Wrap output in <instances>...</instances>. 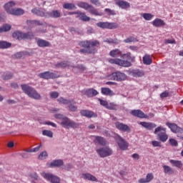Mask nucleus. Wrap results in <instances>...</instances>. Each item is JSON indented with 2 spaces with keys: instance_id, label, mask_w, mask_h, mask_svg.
<instances>
[{
  "instance_id": "1",
  "label": "nucleus",
  "mask_w": 183,
  "mask_h": 183,
  "mask_svg": "<svg viewBox=\"0 0 183 183\" xmlns=\"http://www.w3.org/2000/svg\"><path fill=\"white\" fill-rule=\"evenodd\" d=\"M21 87L24 92L28 95L30 98L36 100H39L41 98L40 94L32 87L27 84H21Z\"/></svg>"
},
{
  "instance_id": "2",
  "label": "nucleus",
  "mask_w": 183,
  "mask_h": 183,
  "mask_svg": "<svg viewBox=\"0 0 183 183\" xmlns=\"http://www.w3.org/2000/svg\"><path fill=\"white\" fill-rule=\"evenodd\" d=\"M12 37L14 39H17L19 41L21 40H31L34 38V34L32 31H28L27 33H22V31H14L12 34Z\"/></svg>"
},
{
  "instance_id": "3",
  "label": "nucleus",
  "mask_w": 183,
  "mask_h": 183,
  "mask_svg": "<svg viewBox=\"0 0 183 183\" xmlns=\"http://www.w3.org/2000/svg\"><path fill=\"white\" fill-rule=\"evenodd\" d=\"M77 6L79 8H81L88 11L91 14L94 15L96 16H99L102 15L100 13H99V11H97V10L94 9V7H93L92 5L88 4L87 2L80 1L78 3Z\"/></svg>"
},
{
  "instance_id": "4",
  "label": "nucleus",
  "mask_w": 183,
  "mask_h": 183,
  "mask_svg": "<svg viewBox=\"0 0 183 183\" xmlns=\"http://www.w3.org/2000/svg\"><path fill=\"white\" fill-rule=\"evenodd\" d=\"M154 133L157 135V139L162 142H166L169 138V136L167 134V129L162 127L156 128Z\"/></svg>"
},
{
  "instance_id": "5",
  "label": "nucleus",
  "mask_w": 183,
  "mask_h": 183,
  "mask_svg": "<svg viewBox=\"0 0 183 183\" xmlns=\"http://www.w3.org/2000/svg\"><path fill=\"white\" fill-rule=\"evenodd\" d=\"M61 125L65 128L76 129L79 127V124L70 120L68 117H65L61 122Z\"/></svg>"
},
{
  "instance_id": "6",
  "label": "nucleus",
  "mask_w": 183,
  "mask_h": 183,
  "mask_svg": "<svg viewBox=\"0 0 183 183\" xmlns=\"http://www.w3.org/2000/svg\"><path fill=\"white\" fill-rule=\"evenodd\" d=\"M100 157L104 158L113 154V151L109 147H101L96 150Z\"/></svg>"
},
{
  "instance_id": "7",
  "label": "nucleus",
  "mask_w": 183,
  "mask_h": 183,
  "mask_svg": "<svg viewBox=\"0 0 183 183\" xmlns=\"http://www.w3.org/2000/svg\"><path fill=\"white\" fill-rule=\"evenodd\" d=\"M97 26L102 29H116L119 28L117 23H109V21H99Z\"/></svg>"
},
{
  "instance_id": "8",
  "label": "nucleus",
  "mask_w": 183,
  "mask_h": 183,
  "mask_svg": "<svg viewBox=\"0 0 183 183\" xmlns=\"http://www.w3.org/2000/svg\"><path fill=\"white\" fill-rule=\"evenodd\" d=\"M109 78L111 80L117 81H122L127 79V76L125 74L122 73L120 71H117L112 73Z\"/></svg>"
},
{
  "instance_id": "9",
  "label": "nucleus",
  "mask_w": 183,
  "mask_h": 183,
  "mask_svg": "<svg viewBox=\"0 0 183 183\" xmlns=\"http://www.w3.org/2000/svg\"><path fill=\"white\" fill-rule=\"evenodd\" d=\"M42 177L51 183H60V178L51 173H42Z\"/></svg>"
},
{
  "instance_id": "10",
  "label": "nucleus",
  "mask_w": 183,
  "mask_h": 183,
  "mask_svg": "<svg viewBox=\"0 0 183 183\" xmlns=\"http://www.w3.org/2000/svg\"><path fill=\"white\" fill-rule=\"evenodd\" d=\"M114 139L122 150L125 151L128 149L129 144L122 137L116 135Z\"/></svg>"
},
{
  "instance_id": "11",
  "label": "nucleus",
  "mask_w": 183,
  "mask_h": 183,
  "mask_svg": "<svg viewBox=\"0 0 183 183\" xmlns=\"http://www.w3.org/2000/svg\"><path fill=\"white\" fill-rule=\"evenodd\" d=\"M39 76L40 78L44 79H55L59 77V75L53 73V72H50V71H45L43 73H41L39 74Z\"/></svg>"
},
{
  "instance_id": "12",
  "label": "nucleus",
  "mask_w": 183,
  "mask_h": 183,
  "mask_svg": "<svg viewBox=\"0 0 183 183\" xmlns=\"http://www.w3.org/2000/svg\"><path fill=\"white\" fill-rule=\"evenodd\" d=\"M16 6V2L14 1H9L7 3H5L4 5V9L7 14L11 15V13L14 10L13 7Z\"/></svg>"
},
{
  "instance_id": "13",
  "label": "nucleus",
  "mask_w": 183,
  "mask_h": 183,
  "mask_svg": "<svg viewBox=\"0 0 183 183\" xmlns=\"http://www.w3.org/2000/svg\"><path fill=\"white\" fill-rule=\"evenodd\" d=\"M166 125L169 127L172 132L183 134V128L179 127L176 124L167 122Z\"/></svg>"
},
{
  "instance_id": "14",
  "label": "nucleus",
  "mask_w": 183,
  "mask_h": 183,
  "mask_svg": "<svg viewBox=\"0 0 183 183\" xmlns=\"http://www.w3.org/2000/svg\"><path fill=\"white\" fill-rule=\"evenodd\" d=\"M115 4L117 6H118L119 8L124 10H127L130 8V4L129 2L124 1V0H114Z\"/></svg>"
},
{
  "instance_id": "15",
  "label": "nucleus",
  "mask_w": 183,
  "mask_h": 183,
  "mask_svg": "<svg viewBox=\"0 0 183 183\" xmlns=\"http://www.w3.org/2000/svg\"><path fill=\"white\" fill-rule=\"evenodd\" d=\"M31 13L40 17H47L49 13L43 10V9H32Z\"/></svg>"
},
{
  "instance_id": "16",
  "label": "nucleus",
  "mask_w": 183,
  "mask_h": 183,
  "mask_svg": "<svg viewBox=\"0 0 183 183\" xmlns=\"http://www.w3.org/2000/svg\"><path fill=\"white\" fill-rule=\"evenodd\" d=\"M115 126L119 130H120L122 132H131V129L127 125H126L123 123H120V122H116Z\"/></svg>"
},
{
  "instance_id": "17",
  "label": "nucleus",
  "mask_w": 183,
  "mask_h": 183,
  "mask_svg": "<svg viewBox=\"0 0 183 183\" xmlns=\"http://www.w3.org/2000/svg\"><path fill=\"white\" fill-rule=\"evenodd\" d=\"M99 102H100V104L103 107H104L106 109H109V110H114L115 107L114 105L112 103L109 104L106 100H103L101 99H98Z\"/></svg>"
},
{
  "instance_id": "18",
  "label": "nucleus",
  "mask_w": 183,
  "mask_h": 183,
  "mask_svg": "<svg viewBox=\"0 0 183 183\" xmlns=\"http://www.w3.org/2000/svg\"><path fill=\"white\" fill-rule=\"evenodd\" d=\"M80 114H81V116L88 117V118H92V117H97V114H95L93 112L91 111H88V110H81Z\"/></svg>"
},
{
  "instance_id": "19",
  "label": "nucleus",
  "mask_w": 183,
  "mask_h": 183,
  "mask_svg": "<svg viewBox=\"0 0 183 183\" xmlns=\"http://www.w3.org/2000/svg\"><path fill=\"white\" fill-rule=\"evenodd\" d=\"M152 24L157 28H160L164 26L166 23L164 20H162V19H155V20L152 21Z\"/></svg>"
},
{
  "instance_id": "20",
  "label": "nucleus",
  "mask_w": 183,
  "mask_h": 183,
  "mask_svg": "<svg viewBox=\"0 0 183 183\" xmlns=\"http://www.w3.org/2000/svg\"><path fill=\"white\" fill-rule=\"evenodd\" d=\"M132 114L134 117H139V118H147V116L144 114V113L141 111V110H139V109H137V110H132Z\"/></svg>"
},
{
  "instance_id": "21",
  "label": "nucleus",
  "mask_w": 183,
  "mask_h": 183,
  "mask_svg": "<svg viewBox=\"0 0 183 183\" xmlns=\"http://www.w3.org/2000/svg\"><path fill=\"white\" fill-rule=\"evenodd\" d=\"M98 94V92L94 89H89L85 91V95L89 98L96 97Z\"/></svg>"
},
{
  "instance_id": "22",
  "label": "nucleus",
  "mask_w": 183,
  "mask_h": 183,
  "mask_svg": "<svg viewBox=\"0 0 183 183\" xmlns=\"http://www.w3.org/2000/svg\"><path fill=\"white\" fill-rule=\"evenodd\" d=\"M81 178H83L84 179H87L89 181H92V182H97V179L94 176H93L92 174H91L89 173L82 174Z\"/></svg>"
},
{
  "instance_id": "23",
  "label": "nucleus",
  "mask_w": 183,
  "mask_h": 183,
  "mask_svg": "<svg viewBox=\"0 0 183 183\" xmlns=\"http://www.w3.org/2000/svg\"><path fill=\"white\" fill-rule=\"evenodd\" d=\"M139 124H141L144 128L147 129L148 130H152L153 129L157 127V125L154 123H148V122H140Z\"/></svg>"
},
{
  "instance_id": "24",
  "label": "nucleus",
  "mask_w": 183,
  "mask_h": 183,
  "mask_svg": "<svg viewBox=\"0 0 183 183\" xmlns=\"http://www.w3.org/2000/svg\"><path fill=\"white\" fill-rule=\"evenodd\" d=\"M76 18H79L84 22L89 21L91 19L90 17H88V16H86L85 13H82V11H78Z\"/></svg>"
},
{
  "instance_id": "25",
  "label": "nucleus",
  "mask_w": 183,
  "mask_h": 183,
  "mask_svg": "<svg viewBox=\"0 0 183 183\" xmlns=\"http://www.w3.org/2000/svg\"><path fill=\"white\" fill-rule=\"evenodd\" d=\"M37 44L41 48L50 46L49 41H46V40H43V39H37Z\"/></svg>"
},
{
  "instance_id": "26",
  "label": "nucleus",
  "mask_w": 183,
  "mask_h": 183,
  "mask_svg": "<svg viewBox=\"0 0 183 183\" xmlns=\"http://www.w3.org/2000/svg\"><path fill=\"white\" fill-rule=\"evenodd\" d=\"M68 104V108L70 112H76L77 110V107L76 106V102L74 100L69 99Z\"/></svg>"
},
{
  "instance_id": "27",
  "label": "nucleus",
  "mask_w": 183,
  "mask_h": 183,
  "mask_svg": "<svg viewBox=\"0 0 183 183\" xmlns=\"http://www.w3.org/2000/svg\"><path fill=\"white\" fill-rule=\"evenodd\" d=\"M64 164V162L61 159L54 160L49 164V167H59Z\"/></svg>"
},
{
  "instance_id": "28",
  "label": "nucleus",
  "mask_w": 183,
  "mask_h": 183,
  "mask_svg": "<svg viewBox=\"0 0 183 183\" xmlns=\"http://www.w3.org/2000/svg\"><path fill=\"white\" fill-rule=\"evenodd\" d=\"M48 16H49L51 18L59 19L61 16V14L59 10H52Z\"/></svg>"
},
{
  "instance_id": "29",
  "label": "nucleus",
  "mask_w": 183,
  "mask_h": 183,
  "mask_svg": "<svg viewBox=\"0 0 183 183\" xmlns=\"http://www.w3.org/2000/svg\"><path fill=\"white\" fill-rule=\"evenodd\" d=\"M132 75L134 77H142L144 76V72L142 70L136 69L132 71Z\"/></svg>"
},
{
  "instance_id": "30",
  "label": "nucleus",
  "mask_w": 183,
  "mask_h": 183,
  "mask_svg": "<svg viewBox=\"0 0 183 183\" xmlns=\"http://www.w3.org/2000/svg\"><path fill=\"white\" fill-rule=\"evenodd\" d=\"M102 94L106 96H114L115 94L109 88H102Z\"/></svg>"
},
{
  "instance_id": "31",
  "label": "nucleus",
  "mask_w": 183,
  "mask_h": 183,
  "mask_svg": "<svg viewBox=\"0 0 183 183\" xmlns=\"http://www.w3.org/2000/svg\"><path fill=\"white\" fill-rule=\"evenodd\" d=\"M94 142L102 146H105L107 144L106 139L101 137H95Z\"/></svg>"
},
{
  "instance_id": "32",
  "label": "nucleus",
  "mask_w": 183,
  "mask_h": 183,
  "mask_svg": "<svg viewBox=\"0 0 183 183\" xmlns=\"http://www.w3.org/2000/svg\"><path fill=\"white\" fill-rule=\"evenodd\" d=\"M123 58L127 59L128 61L129 62H134L135 61V57L134 56L132 55V54L130 52H128L127 54H124L122 56Z\"/></svg>"
},
{
  "instance_id": "33",
  "label": "nucleus",
  "mask_w": 183,
  "mask_h": 183,
  "mask_svg": "<svg viewBox=\"0 0 183 183\" xmlns=\"http://www.w3.org/2000/svg\"><path fill=\"white\" fill-rule=\"evenodd\" d=\"M118 66L122 67H129L132 66V64L129 61L122 60L119 59Z\"/></svg>"
},
{
  "instance_id": "34",
  "label": "nucleus",
  "mask_w": 183,
  "mask_h": 183,
  "mask_svg": "<svg viewBox=\"0 0 183 183\" xmlns=\"http://www.w3.org/2000/svg\"><path fill=\"white\" fill-rule=\"evenodd\" d=\"M24 14V11L23 10V9H14L12 13L11 14V15H14L16 16H20L21 15H23Z\"/></svg>"
},
{
  "instance_id": "35",
  "label": "nucleus",
  "mask_w": 183,
  "mask_h": 183,
  "mask_svg": "<svg viewBox=\"0 0 183 183\" xmlns=\"http://www.w3.org/2000/svg\"><path fill=\"white\" fill-rule=\"evenodd\" d=\"M122 54L121 50L119 49H114V50H111L109 52V56L116 58Z\"/></svg>"
},
{
  "instance_id": "36",
  "label": "nucleus",
  "mask_w": 183,
  "mask_h": 183,
  "mask_svg": "<svg viewBox=\"0 0 183 183\" xmlns=\"http://www.w3.org/2000/svg\"><path fill=\"white\" fill-rule=\"evenodd\" d=\"M63 8L67 10H74L76 9V6L74 3H64Z\"/></svg>"
},
{
  "instance_id": "37",
  "label": "nucleus",
  "mask_w": 183,
  "mask_h": 183,
  "mask_svg": "<svg viewBox=\"0 0 183 183\" xmlns=\"http://www.w3.org/2000/svg\"><path fill=\"white\" fill-rule=\"evenodd\" d=\"M169 162L173 167H176L178 168H182L183 167V164L181 161L171 159Z\"/></svg>"
},
{
  "instance_id": "38",
  "label": "nucleus",
  "mask_w": 183,
  "mask_h": 183,
  "mask_svg": "<svg viewBox=\"0 0 183 183\" xmlns=\"http://www.w3.org/2000/svg\"><path fill=\"white\" fill-rule=\"evenodd\" d=\"M11 46V43H9V41H0V49H5L10 48Z\"/></svg>"
},
{
  "instance_id": "39",
  "label": "nucleus",
  "mask_w": 183,
  "mask_h": 183,
  "mask_svg": "<svg viewBox=\"0 0 183 183\" xmlns=\"http://www.w3.org/2000/svg\"><path fill=\"white\" fill-rule=\"evenodd\" d=\"M143 63L146 65H150L152 63V59H151V56L148 54H146L143 57Z\"/></svg>"
},
{
  "instance_id": "40",
  "label": "nucleus",
  "mask_w": 183,
  "mask_h": 183,
  "mask_svg": "<svg viewBox=\"0 0 183 183\" xmlns=\"http://www.w3.org/2000/svg\"><path fill=\"white\" fill-rule=\"evenodd\" d=\"M163 168H164V172L165 174H168L169 175L174 174V171L170 167H169L167 165H164Z\"/></svg>"
},
{
  "instance_id": "41",
  "label": "nucleus",
  "mask_w": 183,
  "mask_h": 183,
  "mask_svg": "<svg viewBox=\"0 0 183 183\" xmlns=\"http://www.w3.org/2000/svg\"><path fill=\"white\" fill-rule=\"evenodd\" d=\"M26 24L28 25H36V26L43 25V23H41V21H39V20H27Z\"/></svg>"
},
{
  "instance_id": "42",
  "label": "nucleus",
  "mask_w": 183,
  "mask_h": 183,
  "mask_svg": "<svg viewBox=\"0 0 183 183\" xmlns=\"http://www.w3.org/2000/svg\"><path fill=\"white\" fill-rule=\"evenodd\" d=\"M69 65V61H64L61 63H58L55 65V67L56 68H66V66H68Z\"/></svg>"
},
{
  "instance_id": "43",
  "label": "nucleus",
  "mask_w": 183,
  "mask_h": 183,
  "mask_svg": "<svg viewBox=\"0 0 183 183\" xmlns=\"http://www.w3.org/2000/svg\"><path fill=\"white\" fill-rule=\"evenodd\" d=\"M142 16L146 20V21H151L154 18V14H151V13H143L142 14Z\"/></svg>"
},
{
  "instance_id": "44",
  "label": "nucleus",
  "mask_w": 183,
  "mask_h": 183,
  "mask_svg": "<svg viewBox=\"0 0 183 183\" xmlns=\"http://www.w3.org/2000/svg\"><path fill=\"white\" fill-rule=\"evenodd\" d=\"M78 44L82 48H90V41H88L87 40L84 41H79Z\"/></svg>"
},
{
  "instance_id": "45",
  "label": "nucleus",
  "mask_w": 183,
  "mask_h": 183,
  "mask_svg": "<svg viewBox=\"0 0 183 183\" xmlns=\"http://www.w3.org/2000/svg\"><path fill=\"white\" fill-rule=\"evenodd\" d=\"M80 52L83 53V54H94L95 50H94V49L86 48V49H81Z\"/></svg>"
},
{
  "instance_id": "46",
  "label": "nucleus",
  "mask_w": 183,
  "mask_h": 183,
  "mask_svg": "<svg viewBox=\"0 0 183 183\" xmlns=\"http://www.w3.org/2000/svg\"><path fill=\"white\" fill-rule=\"evenodd\" d=\"M28 55V54L26 53V51H18L14 56L16 59H21L22 57H24V56Z\"/></svg>"
},
{
  "instance_id": "47",
  "label": "nucleus",
  "mask_w": 183,
  "mask_h": 183,
  "mask_svg": "<svg viewBox=\"0 0 183 183\" xmlns=\"http://www.w3.org/2000/svg\"><path fill=\"white\" fill-rule=\"evenodd\" d=\"M57 101L59 102V104H68L69 102V99H64L62 97H60L57 99Z\"/></svg>"
},
{
  "instance_id": "48",
  "label": "nucleus",
  "mask_w": 183,
  "mask_h": 183,
  "mask_svg": "<svg viewBox=\"0 0 183 183\" xmlns=\"http://www.w3.org/2000/svg\"><path fill=\"white\" fill-rule=\"evenodd\" d=\"M117 39H107L104 42L107 44H118Z\"/></svg>"
},
{
  "instance_id": "49",
  "label": "nucleus",
  "mask_w": 183,
  "mask_h": 183,
  "mask_svg": "<svg viewBox=\"0 0 183 183\" xmlns=\"http://www.w3.org/2000/svg\"><path fill=\"white\" fill-rule=\"evenodd\" d=\"M136 41H137V39H135V37H127V39H125V40H124V42L128 44L131 42H134Z\"/></svg>"
},
{
  "instance_id": "50",
  "label": "nucleus",
  "mask_w": 183,
  "mask_h": 183,
  "mask_svg": "<svg viewBox=\"0 0 183 183\" xmlns=\"http://www.w3.org/2000/svg\"><path fill=\"white\" fill-rule=\"evenodd\" d=\"M42 134L44 136H46L49 137L50 138H51L53 137V133L51 131L49 130H44L42 132Z\"/></svg>"
},
{
  "instance_id": "51",
  "label": "nucleus",
  "mask_w": 183,
  "mask_h": 183,
  "mask_svg": "<svg viewBox=\"0 0 183 183\" xmlns=\"http://www.w3.org/2000/svg\"><path fill=\"white\" fill-rule=\"evenodd\" d=\"M104 11L107 13L108 16H115L116 13L114 10H111V9H105Z\"/></svg>"
},
{
  "instance_id": "52",
  "label": "nucleus",
  "mask_w": 183,
  "mask_h": 183,
  "mask_svg": "<svg viewBox=\"0 0 183 183\" xmlns=\"http://www.w3.org/2000/svg\"><path fill=\"white\" fill-rule=\"evenodd\" d=\"M154 179V175L152 173H149L146 177V180L147 183L150 182Z\"/></svg>"
},
{
  "instance_id": "53",
  "label": "nucleus",
  "mask_w": 183,
  "mask_h": 183,
  "mask_svg": "<svg viewBox=\"0 0 183 183\" xmlns=\"http://www.w3.org/2000/svg\"><path fill=\"white\" fill-rule=\"evenodd\" d=\"M2 28L4 32H7L10 31V29H11V26H10V24H4V26H2Z\"/></svg>"
},
{
  "instance_id": "54",
  "label": "nucleus",
  "mask_w": 183,
  "mask_h": 183,
  "mask_svg": "<svg viewBox=\"0 0 183 183\" xmlns=\"http://www.w3.org/2000/svg\"><path fill=\"white\" fill-rule=\"evenodd\" d=\"M48 154L46 152H43L39 155V159H44L47 157Z\"/></svg>"
},
{
  "instance_id": "55",
  "label": "nucleus",
  "mask_w": 183,
  "mask_h": 183,
  "mask_svg": "<svg viewBox=\"0 0 183 183\" xmlns=\"http://www.w3.org/2000/svg\"><path fill=\"white\" fill-rule=\"evenodd\" d=\"M169 144L172 146V147H177L178 146V142L177 140H175L174 139H169Z\"/></svg>"
},
{
  "instance_id": "56",
  "label": "nucleus",
  "mask_w": 183,
  "mask_h": 183,
  "mask_svg": "<svg viewBox=\"0 0 183 183\" xmlns=\"http://www.w3.org/2000/svg\"><path fill=\"white\" fill-rule=\"evenodd\" d=\"M119 59H109V62L112 64H117L119 65Z\"/></svg>"
},
{
  "instance_id": "57",
  "label": "nucleus",
  "mask_w": 183,
  "mask_h": 183,
  "mask_svg": "<svg viewBox=\"0 0 183 183\" xmlns=\"http://www.w3.org/2000/svg\"><path fill=\"white\" fill-rule=\"evenodd\" d=\"M13 76V74L11 73H7L6 76L3 78L4 80H9L11 79Z\"/></svg>"
},
{
  "instance_id": "58",
  "label": "nucleus",
  "mask_w": 183,
  "mask_h": 183,
  "mask_svg": "<svg viewBox=\"0 0 183 183\" xmlns=\"http://www.w3.org/2000/svg\"><path fill=\"white\" fill-rule=\"evenodd\" d=\"M99 45V42L98 40H94V41H90V46H97Z\"/></svg>"
},
{
  "instance_id": "59",
  "label": "nucleus",
  "mask_w": 183,
  "mask_h": 183,
  "mask_svg": "<svg viewBox=\"0 0 183 183\" xmlns=\"http://www.w3.org/2000/svg\"><path fill=\"white\" fill-rule=\"evenodd\" d=\"M50 96L52 99H56L59 97V93L56 92H51Z\"/></svg>"
},
{
  "instance_id": "60",
  "label": "nucleus",
  "mask_w": 183,
  "mask_h": 183,
  "mask_svg": "<svg viewBox=\"0 0 183 183\" xmlns=\"http://www.w3.org/2000/svg\"><path fill=\"white\" fill-rule=\"evenodd\" d=\"M40 147H41V144L39 146L34 148V149H31L27 151V152H38L39 150Z\"/></svg>"
},
{
  "instance_id": "61",
  "label": "nucleus",
  "mask_w": 183,
  "mask_h": 183,
  "mask_svg": "<svg viewBox=\"0 0 183 183\" xmlns=\"http://www.w3.org/2000/svg\"><path fill=\"white\" fill-rule=\"evenodd\" d=\"M169 93L167 91H165L161 94L160 97L161 98H167V97H169Z\"/></svg>"
},
{
  "instance_id": "62",
  "label": "nucleus",
  "mask_w": 183,
  "mask_h": 183,
  "mask_svg": "<svg viewBox=\"0 0 183 183\" xmlns=\"http://www.w3.org/2000/svg\"><path fill=\"white\" fill-rule=\"evenodd\" d=\"M54 117H55L56 119H61V121H62L63 119H64V117H64V115L60 114H56L54 115Z\"/></svg>"
},
{
  "instance_id": "63",
  "label": "nucleus",
  "mask_w": 183,
  "mask_h": 183,
  "mask_svg": "<svg viewBox=\"0 0 183 183\" xmlns=\"http://www.w3.org/2000/svg\"><path fill=\"white\" fill-rule=\"evenodd\" d=\"M152 145L154 147H162L161 145V143L159 142H157V141H153L152 142Z\"/></svg>"
},
{
  "instance_id": "64",
  "label": "nucleus",
  "mask_w": 183,
  "mask_h": 183,
  "mask_svg": "<svg viewBox=\"0 0 183 183\" xmlns=\"http://www.w3.org/2000/svg\"><path fill=\"white\" fill-rule=\"evenodd\" d=\"M76 68L79 69L81 71H84L86 69V68L82 64L77 65Z\"/></svg>"
}]
</instances>
